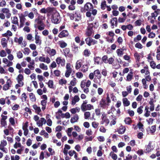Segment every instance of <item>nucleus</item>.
Segmentation results:
<instances>
[{
    "label": "nucleus",
    "instance_id": "26",
    "mask_svg": "<svg viewBox=\"0 0 160 160\" xmlns=\"http://www.w3.org/2000/svg\"><path fill=\"white\" fill-rule=\"evenodd\" d=\"M159 10H157V11H155L154 12L152 13L151 14V16H149L148 17V19L149 20V19H151V18H154V19H156V17L158 15V11Z\"/></svg>",
    "mask_w": 160,
    "mask_h": 160
},
{
    "label": "nucleus",
    "instance_id": "3",
    "mask_svg": "<svg viewBox=\"0 0 160 160\" xmlns=\"http://www.w3.org/2000/svg\"><path fill=\"white\" fill-rule=\"evenodd\" d=\"M60 17L59 13L56 10L55 11V13L52 15V22L54 24H58L60 22Z\"/></svg>",
    "mask_w": 160,
    "mask_h": 160
},
{
    "label": "nucleus",
    "instance_id": "56",
    "mask_svg": "<svg viewBox=\"0 0 160 160\" xmlns=\"http://www.w3.org/2000/svg\"><path fill=\"white\" fill-rule=\"evenodd\" d=\"M95 62L97 64H99L101 63V58L99 57H97L94 58Z\"/></svg>",
    "mask_w": 160,
    "mask_h": 160
},
{
    "label": "nucleus",
    "instance_id": "61",
    "mask_svg": "<svg viewBox=\"0 0 160 160\" xmlns=\"http://www.w3.org/2000/svg\"><path fill=\"white\" fill-rule=\"evenodd\" d=\"M99 125V123L95 121L93 122L92 123V126L94 128H97L98 126Z\"/></svg>",
    "mask_w": 160,
    "mask_h": 160
},
{
    "label": "nucleus",
    "instance_id": "6",
    "mask_svg": "<svg viewBox=\"0 0 160 160\" xmlns=\"http://www.w3.org/2000/svg\"><path fill=\"white\" fill-rule=\"evenodd\" d=\"M85 41L86 43L89 46H91L92 45L95 44L98 42L97 41L93 39L90 37L86 38L85 39Z\"/></svg>",
    "mask_w": 160,
    "mask_h": 160
},
{
    "label": "nucleus",
    "instance_id": "24",
    "mask_svg": "<svg viewBox=\"0 0 160 160\" xmlns=\"http://www.w3.org/2000/svg\"><path fill=\"white\" fill-rule=\"evenodd\" d=\"M79 119V117L78 114H75L70 119V122L71 123H73L75 122H77Z\"/></svg>",
    "mask_w": 160,
    "mask_h": 160
},
{
    "label": "nucleus",
    "instance_id": "16",
    "mask_svg": "<svg viewBox=\"0 0 160 160\" xmlns=\"http://www.w3.org/2000/svg\"><path fill=\"white\" fill-rule=\"evenodd\" d=\"M11 85V81L10 79H8L6 82V83L3 87V89L4 90L6 91L9 89V88Z\"/></svg>",
    "mask_w": 160,
    "mask_h": 160
},
{
    "label": "nucleus",
    "instance_id": "32",
    "mask_svg": "<svg viewBox=\"0 0 160 160\" xmlns=\"http://www.w3.org/2000/svg\"><path fill=\"white\" fill-rule=\"evenodd\" d=\"M110 23L111 24V26H112V28H114V26H117V18H112L110 21Z\"/></svg>",
    "mask_w": 160,
    "mask_h": 160
},
{
    "label": "nucleus",
    "instance_id": "31",
    "mask_svg": "<svg viewBox=\"0 0 160 160\" xmlns=\"http://www.w3.org/2000/svg\"><path fill=\"white\" fill-rule=\"evenodd\" d=\"M149 132L151 134H153L154 133L156 130V126L154 125L151 126L149 128Z\"/></svg>",
    "mask_w": 160,
    "mask_h": 160
},
{
    "label": "nucleus",
    "instance_id": "64",
    "mask_svg": "<svg viewBox=\"0 0 160 160\" xmlns=\"http://www.w3.org/2000/svg\"><path fill=\"white\" fill-rule=\"evenodd\" d=\"M16 8L18 10H22V6L21 3H17L16 5Z\"/></svg>",
    "mask_w": 160,
    "mask_h": 160
},
{
    "label": "nucleus",
    "instance_id": "7",
    "mask_svg": "<svg viewBox=\"0 0 160 160\" xmlns=\"http://www.w3.org/2000/svg\"><path fill=\"white\" fill-rule=\"evenodd\" d=\"M55 61L58 65H61V66H64L65 64V59L61 57H59L57 58Z\"/></svg>",
    "mask_w": 160,
    "mask_h": 160
},
{
    "label": "nucleus",
    "instance_id": "35",
    "mask_svg": "<svg viewBox=\"0 0 160 160\" xmlns=\"http://www.w3.org/2000/svg\"><path fill=\"white\" fill-rule=\"evenodd\" d=\"M126 130V128L123 126H121L119 127L118 130V133L119 134H122L124 133Z\"/></svg>",
    "mask_w": 160,
    "mask_h": 160
},
{
    "label": "nucleus",
    "instance_id": "40",
    "mask_svg": "<svg viewBox=\"0 0 160 160\" xmlns=\"http://www.w3.org/2000/svg\"><path fill=\"white\" fill-rule=\"evenodd\" d=\"M47 103V101L41 100V104L42 106V109L43 111H44L46 108V105Z\"/></svg>",
    "mask_w": 160,
    "mask_h": 160
},
{
    "label": "nucleus",
    "instance_id": "41",
    "mask_svg": "<svg viewBox=\"0 0 160 160\" xmlns=\"http://www.w3.org/2000/svg\"><path fill=\"white\" fill-rule=\"evenodd\" d=\"M77 82V81L76 78L73 77V79L71 81L70 84L71 86H74L76 85Z\"/></svg>",
    "mask_w": 160,
    "mask_h": 160
},
{
    "label": "nucleus",
    "instance_id": "49",
    "mask_svg": "<svg viewBox=\"0 0 160 160\" xmlns=\"http://www.w3.org/2000/svg\"><path fill=\"white\" fill-rule=\"evenodd\" d=\"M73 130V128L72 127L68 128L66 130V132L68 135L69 137H71L72 136L71 132Z\"/></svg>",
    "mask_w": 160,
    "mask_h": 160
},
{
    "label": "nucleus",
    "instance_id": "46",
    "mask_svg": "<svg viewBox=\"0 0 160 160\" xmlns=\"http://www.w3.org/2000/svg\"><path fill=\"white\" fill-rule=\"evenodd\" d=\"M67 81L64 79H61L59 80L58 83L59 84L63 85H66L67 83Z\"/></svg>",
    "mask_w": 160,
    "mask_h": 160
},
{
    "label": "nucleus",
    "instance_id": "44",
    "mask_svg": "<svg viewBox=\"0 0 160 160\" xmlns=\"http://www.w3.org/2000/svg\"><path fill=\"white\" fill-rule=\"evenodd\" d=\"M70 111L72 114H75L76 112H78L80 111V108L78 107L73 108L70 109Z\"/></svg>",
    "mask_w": 160,
    "mask_h": 160
},
{
    "label": "nucleus",
    "instance_id": "51",
    "mask_svg": "<svg viewBox=\"0 0 160 160\" xmlns=\"http://www.w3.org/2000/svg\"><path fill=\"white\" fill-rule=\"evenodd\" d=\"M16 55L17 58L19 59L22 58L23 56L22 52L20 51L17 52Z\"/></svg>",
    "mask_w": 160,
    "mask_h": 160
},
{
    "label": "nucleus",
    "instance_id": "18",
    "mask_svg": "<svg viewBox=\"0 0 160 160\" xmlns=\"http://www.w3.org/2000/svg\"><path fill=\"white\" fill-rule=\"evenodd\" d=\"M93 33V30L92 28H88L86 30L85 35L87 37H90L92 36Z\"/></svg>",
    "mask_w": 160,
    "mask_h": 160
},
{
    "label": "nucleus",
    "instance_id": "33",
    "mask_svg": "<svg viewBox=\"0 0 160 160\" xmlns=\"http://www.w3.org/2000/svg\"><path fill=\"white\" fill-rule=\"evenodd\" d=\"M58 43L62 48H64L67 46V43L63 40L59 41Z\"/></svg>",
    "mask_w": 160,
    "mask_h": 160
},
{
    "label": "nucleus",
    "instance_id": "21",
    "mask_svg": "<svg viewBox=\"0 0 160 160\" xmlns=\"http://www.w3.org/2000/svg\"><path fill=\"white\" fill-rule=\"evenodd\" d=\"M2 62L5 64H7V67L11 66L13 64L12 62L10 61L8 58L7 59L6 58H3Z\"/></svg>",
    "mask_w": 160,
    "mask_h": 160
},
{
    "label": "nucleus",
    "instance_id": "62",
    "mask_svg": "<svg viewBox=\"0 0 160 160\" xmlns=\"http://www.w3.org/2000/svg\"><path fill=\"white\" fill-rule=\"evenodd\" d=\"M99 131L102 133H105L106 132L107 129L104 126L102 125L100 127Z\"/></svg>",
    "mask_w": 160,
    "mask_h": 160
},
{
    "label": "nucleus",
    "instance_id": "1",
    "mask_svg": "<svg viewBox=\"0 0 160 160\" xmlns=\"http://www.w3.org/2000/svg\"><path fill=\"white\" fill-rule=\"evenodd\" d=\"M94 74L95 78L93 79V82L96 83L98 84L100 86L101 84V78L102 75L98 69H97L94 71Z\"/></svg>",
    "mask_w": 160,
    "mask_h": 160
},
{
    "label": "nucleus",
    "instance_id": "2",
    "mask_svg": "<svg viewBox=\"0 0 160 160\" xmlns=\"http://www.w3.org/2000/svg\"><path fill=\"white\" fill-rule=\"evenodd\" d=\"M93 8L92 5L89 2L85 4L83 7H82L80 8V11L82 13H85L87 11H90Z\"/></svg>",
    "mask_w": 160,
    "mask_h": 160
},
{
    "label": "nucleus",
    "instance_id": "8",
    "mask_svg": "<svg viewBox=\"0 0 160 160\" xmlns=\"http://www.w3.org/2000/svg\"><path fill=\"white\" fill-rule=\"evenodd\" d=\"M7 144V142L6 140H3L1 141L0 144V150L2 151L5 153H7L8 152V150L7 148H5Z\"/></svg>",
    "mask_w": 160,
    "mask_h": 160
},
{
    "label": "nucleus",
    "instance_id": "38",
    "mask_svg": "<svg viewBox=\"0 0 160 160\" xmlns=\"http://www.w3.org/2000/svg\"><path fill=\"white\" fill-rule=\"evenodd\" d=\"M140 54L136 52L134 54V57L136 59V62H139L140 59Z\"/></svg>",
    "mask_w": 160,
    "mask_h": 160
},
{
    "label": "nucleus",
    "instance_id": "4",
    "mask_svg": "<svg viewBox=\"0 0 160 160\" xmlns=\"http://www.w3.org/2000/svg\"><path fill=\"white\" fill-rule=\"evenodd\" d=\"M109 122V120L108 118L106 115L104 113L102 114L101 117L100 124L102 125L105 124V126H107Z\"/></svg>",
    "mask_w": 160,
    "mask_h": 160
},
{
    "label": "nucleus",
    "instance_id": "20",
    "mask_svg": "<svg viewBox=\"0 0 160 160\" xmlns=\"http://www.w3.org/2000/svg\"><path fill=\"white\" fill-rule=\"evenodd\" d=\"M68 35V33L67 31L66 30H63L62 31L58 34V36L60 38L67 37Z\"/></svg>",
    "mask_w": 160,
    "mask_h": 160
},
{
    "label": "nucleus",
    "instance_id": "23",
    "mask_svg": "<svg viewBox=\"0 0 160 160\" xmlns=\"http://www.w3.org/2000/svg\"><path fill=\"white\" fill-rule=\"evenodd\" d=\"M82 60L80 59L78 60L76 62L75 64V68L76 70H78L81 67Z\"/></svg>",
    "mask_w": 160,
    "mask_h": 160
},
{
    "label": "nucleus",
    "instance_id": "5",
    "mask_svg": "<svg viewBox=\"0 0 160 160\" xmlns=\"http://www.w3.org/2000/svg\"><path fill=\"white\" fill-rule=\"evenodd\" d=\"M66 70L65 73V76L68 78L70 75L72 71V68L71 65L70 63H67L66 65Z\"/></svg>",
    "mask_w": 160,
    "mask_h": 160
},
{
    "label": "nucleus",
    "instance_id": "19",
    "mask_svg": "<svg viewBox=\"0 0 160 160\" xmlns=\"http://www.w3.org/2000/svg\"><path fill=\"white\" fill-rule=\"evenodd\" d=\"M46 123V120L44 118H41L37 122V124L39 127L42 126L43 124H45Z\"/></svg>",
    "mask_w": 160,
    "mask_h": 160
},
{
    "label": "nucleus",
    "instance_id": "17",
    "mask_svg": "<svg viewBox=\"0 0 160 160\" xmlns=\"http://www.w3.org/2000/svg\"><path fill=\"white\" fill-rule=\"evenodd\" d=\"M16 80L18 81V83H20L21 85L24 84V82L23 81L24 80V78L23 76L21 74H19L16 78Z\"/></svg>",
    "mask_w": 160,
    "mask_h": 160
},
{
    "label": "nucleus",
    "instance_id": "54",
    "mask_svg": "<svg viewBox=\"0 0 160 160\" xmlns=\"http://www.w3.org/2000/svg\"><path fill=\"white\" fill-rule=\"evenodd\" d=\"M112 117L113 119L110 122V125L111 126H112V125H114L116 123V118L115 116H113L112 115Z\"/></svg>",
    "mask_w": 160,
    "mask_h": 160
},
{
    "label": "nucleus",
    "instance_id": "55",
    "mask_svg": "<svg viewBox=\"0 0 160 160\" xmlns=\"http://www.w3.org/2000/svg\"><path fill=\"white\" fill-rule=\"evenodd\" d=\"M91 54L90 52L88 49H85L83 52V55L86 57L89 56Z\"/></svg>",
    "mask_w": 160,
    "mask_h": 160
},
{
    "label": "nucleus",
    "instance_id": "60",
    "mask_svg": "<svg viewBox=\"0 0 160 160\" xmlns=\"http://www.w3.org/2000/svg\"><path fill=\"white\" fill-rule=\"evenodd\" d=\"M48 87L50 88H53V82L52 80H49L48 82Z\"/></svg>",
    "mask_w": 160,
    "mask_h": 160
},
{
    "label": "nucleus",
    "instance_id": "53",
    "mask_svg": "<svg viewBox=\"0 0 160 160\" xmlns=\"http://www.w3.org/2000/svg\"><path fill=\"white\" fill-rule=\"evenodd\" d=\"M145 110L146 111V112L144 114V116L146 117H148L150 115V112L148 111V108L147 106L145 107Z\"/></svg>",
    "mask_w": 160,
    "mask_h": 160
},
{
    "label": "nucleus",
    "instance_id": "28",
    "mask_svg": "<svg viewBox=\"0 0 160 160\" xmlns=\"http://www.w3.org/2000/svg\"><path fill=\"white\" fill-rule=\"evenodd\" d=\"M88 64H83L81 67V71L83 72H86L88 70Z\"/></svg>",
    "mask_w": 160,
    "mask_h": 160
},
{
    "label": "nucleus",
    "instance_id": "39",
    "mask_svg": "<svg viewBox=\"0 0 160 160\" xmlns=\"http://www.w3.org/2000/svg\"><path fill=\"white\" fill-rule=\"evenodd\" d=\"M23 39L22 37H20L19 38L15 37L14 38V41L16 42H18L19 44H21L23 41Z\"/></svg>",
    "mask_w": 160,
    "mask_h": 160
},
{
    "label": "nucleus",
    "instance_id": "25",
    "mask_svg": "<svg viewBox=\"0 0 160 160\" xmlns=\"http://www.w3.org/2000/svg\"><path fill=\"white\" fill-rule=\"evenodd\" d=\"M71 148L70 146L65 144L63 149V152L65 155H67L68 153V151Z\"/></svg>",
    "mask_w": 160,
    "mask_h": 160
},
{
    "label": "nucleus",
    "instance_id": "42",
    "mask_svg": "<svg viewBox=\"0 0 160 160\" xmlns=\"http://www.w3.org/2000/svg\"><path fill=\"white\" fill-rule=\"evenodd\" d=\"M29 98L32 102H35L36 100V98L34 94L32 92L30 93L29 94Z\"/></svg>",
    "mask_w": 160,
    "mask_h": 160
},
{
    "label": "nucleus",
    "instance_id": "52",
    "mask_svg": "<svg viewBox=\"0 0 160 160\" xmlns=\"http://www.w3.org/2000/svg\"><path fill=\"white\" fill-rule=\"evenodd\" d=\"M12 34L11 32L9 30H8L6 33L2 35V36L4 37H7L8 36H12Z\"/></svg>",
    "mask_w": 160,
    "mask_h": 160
},
{
    "label": "nucleus",
    "instance_id": "48",
    "mask_svg": "<svg viewBox=\"0 0 160 160\" xmlns=\"http://www.w3.org/2000/svg\"><path fill=\"white\" fill-rule=\"evenodd\" d=\"M109 155L113 160H116L118 158L117 155L112 152H110Z\"/></svg>",
    "mask_w": 160,
    "mask_h": 160
},
{
    "label": "nucleus",
    "instance_id": "11",
    "mask_svg": "<svg viewBox=\"0 0 160 160\" xmlns=\"http://www.w3.org/2000/svg\"><path fill=\"white\" fill-rule=\"evenodd\" d=\"M1 11L2 12L6 14V17L7 18H9L11 16L10 12V10L8 8H4L2 9Z\"/></svg>",
    "mask_w": 160,
    "mask_h": 160
},
{
    "label": "nucleus",
    "instance_id": "43",
    "mask_svg": "<svg viewBox=\"0 0 160 160\" xmlns=\"http://www.w3.org/2000/svg\"><path fill=\"white\" fill-rule=\"evenodd\" d=\"M133 76V75L132 72H129L127 76L126 81H131L132 78Z\"/></svg>",
    "mask_w": 160,
    "mask_h": 160
},
{
    "label": "nucleus",
    "instance_id": "15",
    "mask_svg": "<svg viewBox=\"0 0 160 160\" xmlns=\"http://www.w3.org/2000/svg\"><path fill=\"white\" fill-rule=\"evenodd\" d=\"M152 142H149L148 144L146 146L145 151L147 153H149L151 152L153 149V146L152 145Z\"/></svg>",
    "mask_w": 160,
    "mask_h": 160
},
{
    "label": "nucleus",
    "instance_id": "14",
    "mask_svg": "<svg viewBox=\"0 0 160 160\" xmlns=\"http://www.w3.org/2000/svg\"><path fill=\"white\" fill-rule=\"evenodd\" d=\"M99 105L100 107L105 108L109 105V104L107 103L105 99H102L100 102Z\"/></svg>",
    "mask_w": 160,
    "mask_h": 160
},
{
    "label": "nucleus",
    "instance_id": "63",
    "mask_svg": "<svg viewBox=\"0 0 160 160\" xmlns=\"http://www.w3.org/2000/svg\"><path fill=\"white\" fill-rule=\"evenodd\" d=\"M20 159V157L18 155L11 156V160H19Z\"/></svg>",
    "mask_w": 160,
    "mask_h": 160
},
{
    "label": "nucleus",
    "instance_id": "29",
    "mask_svg": "<svg viewBox=\"0 0 160 160\" xmlns=\"http://www.w3.org/2000/svg\"><path fill=\"white\" fill-rule=\"evenodd\" d=\"M79 97L78 96L75 95L72 99L71 102L72 105H75L77 102L79 101Z\"/></svg>",
    "mask_w": 160,
    "mask_h": 160
},
{
    "label": "nucleus",
    "instance_id": "37",
    "mask_svg": "<svg viewBox=\"0 0 160 160\" xmlns=\"http://www.w3.org/2000/svg\"><path fill=\"white\" fill-rule=\"evenodd\" d=\"M122 102L123 105L125 107L128 106L130 104V102L127 98H124L122 99Z\"/></svg>",
    "mask_w": 160,
    "mask_h": 160
},
{
    "label": "nucleus",
    "instance_id": "10",
    "mask_svg": "<svg viewBox=\"0 0 160 160\" xmlns=\"http://www.w3.org/2000/svg\"><path fill=\"white\" fill-rule=\"evenodd\" d=\"M19 17L20 19V27H22L24 25L25 21L26 19L24 16H23L22 13H21L19 15Z\"/></svg>",
    "mask_w": 160,
    "mask_h": 160
},
{
    "label": "nucleus",
    "instance_id": "13",
    "mask_svg": "<svg viewBox=\"0 0 160 160\" xmlns=\"http://www.w3.org/2000/svg\"><path fill=\"white\" fill-rule=\"evenodd\" d=\"M38 32L35 33V43L37 45H41L42 41L39 35H38Z\"/></svg>",
    "mask_w": 160,
    "mask_h": 160
},
{
    "label": "nucleus",
    "instance_id": "9",
    "mask_svg": "<svg viewBox=\"0 0 160 160\" xmlns=\"http://www.w3.org/2000/svg\"><path fill=\"white\" fill-rule=\"evenodd\" d=\"M45 49L46 52L51 57L54 56L57 53L56 50L54 49H51L49 47H46Z\"/></svg>",
    "mask_w": 160,
    "mask_h": 160
},
{
    "label": "nucleus",
    "instance_id": "59",
    "mask_svg": "<svg viewBox=\"0 0 160 160\" xmlns=\"http://www.w3.org/2000/svg\"><path fill=\"white\" fill-rule=\"evenodd\" d=\"M142 82L145 89H147L148 88V85L147 84V82L146 79L143 78L142 79Z\"/></svg>",
    "mask_w": 160,
    "mask_h": 160
},
{
    "label": "nucleus",
    "instance_id": "12",
    "mask_svg": "<svg viewBox=\"0 0 160 160\" xmlns=\"http://www.w3.org/2000/svg\"><path fill=\"white\" fill-rule=\"evenodd\" d=\"M81 108L83 111L90 110L94 108L93 106L90 104H87L82 107H81Z\"/></svg>",
    "mask_w": 160,
    "mask_h": 160
},
{
    "label": "nucleus",
    "instance_id": "47",
    "mask_svg": "<svg viewBox=\"0 0 160 160\" xmlns=\"http://www.w3.org/2000/svg\"><path fill=\"white\" fill-rule=\"evenodd\" d=\"M75 75L76 77L78 79L82 78L83 77V73L80 72H76Z\"/></svg>",
    "mask_w": 160,
    "mask_h": 160
},
{
    "label": "nucleus",
    "instance_id": "22",
    "mask_svg": "<svg viewBox=\"0 0 160 160\" xmlns=\"http://www.w3.org/2000/svg\"><path fill=\"white\" fill-rule=\"evenodd\" d=\"M32 108L35 111V112L39 114L41 112V109L40 107L38 106L36 104H34L32 105Z\"/></svg>",
    "mask_w": 160,
    "mask_h": 160
},
{
    "label": "nucleus",
    "instance_id": "50",
    "mask_svg": "<svg viewBox=\"0 0 160 160\" xmlns=\"http://www.w3.org/2000/svg\"><path fill=\"white\" fill-rule=\"evenodd\" d=\"M119 57H121L123 54V51L122 49H118L116 51Z\"/></svg>",
    "mask_w": 160,
    "mask_h": 160
},
{
    "label": "nucleus",
    "instance_id": "27",
    "mask_svg": "<svg viewBox=\"0 0 160 160\" xmlns=\"http://www.w3.org/2000/svg\"><path fill=\"white\" fill-rule=\"evenodd\" d=\"M8 41L5 38H3L1 40V44L3 48H6L7 47Z\"/></svg>",
    "mask_w": 160,
    "mask_h": 160
},
{
    "label": "nucleus",
    "instance_id": "57",
    "mask_svg": "<svg viewBox=\"0 0 160 160\" xmlns=\"http://www.w3.org/2000/svg\"><path fill=\"white\" fill-rule=\"evenodd\" d=\"M57 63L56 62H55V61H53L51 63L50 65H49V68H50L53 69V68H56L57 66Z\"/></svg>",
    "mask_w": 160,
    "mask_h": 160
},
{
    "label": "nucleus",
    "instance_id": "58",
    "mask_svg": "<svg viewBox=\"0 0 160 160\" xmlns=\"http://www.w3.org/2000/svg\"><path fill=\"white\" fill-rule=\"evenodd\" d=\"M22 147V145L20 142H16L13 145V147L15 148H21Z\"/></svg>",
    "mask_w": 160,
    "mask_h": 160
},
{
    "label": "nucleus",
    "instance_id": "30",
    "mask_svg": "<svg viewBox=\"0 0 160 160\" xmlns=\"http://www.w3.org/2000/svg\"><path fill=\"white\" fill-rule=\"evenodd\" d=\"M39 67L41 69L43 70L46 71L48 69V66L43 63H41L39 64Z\"/></svg>",
    "mask_w": 160,
    "mask_h": 160
},
{
    "label": "nucleus",
    "instance_id": "45",
    "mask_svg": "<svg viewBox=\"0 0 160 160\" xmlns=\"http://www.w3.org/2000/svg\"><path fill=\"white\" fill-rule=\"evenodd\" d=\"M124 121L127 124H130L132 122L131 118L129 117H127L125 119Z\"/></svg>",
    "mask_w": 160,
    "mask_h": 160
},
{
    "label": "nucleus",
    "instance_id": "34",
    "mask_svg": "<svg viewBox=\"0 0 160 160\" xmlns=\"http://www.w3.org/2000/svg\"><path fill=\"white\" fill-rule=\"evenodd\" d=\"M35 22L36 24H34V27L36 28H37V26L40 25L43 23L39 18H38L35 19Z\"/></svg>",
    "mask_w": 160,
    "mask_h": 160
},
{
    "label": "nucleus",
    "instance_id": "36",
    "mask_svg": "<svg viewBox=\"0 0 160 160\" xmlns=\"http://www.w3.org/2000/svg\"><path fill=\"white\" fill-rule=\"evenodd\" d=\"M12 23L14 24L18 25V17L16 16H14L11 18Z\"/></svg>",
    "mask_w": 160,
    "mask_h": 160
}]
</instances>
